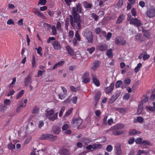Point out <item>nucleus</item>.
Here are the masks:
<instances>
[{
  "mask_svg": "<svg viewBox=\"0 0 155 155\" xmlns=\"http://www.w3.org/2000/svg\"><path fill=\"white\" fill-rule=\"evenodd\" d=\"M82 8L81 4L80 3L76 5V8H72V15H70V23L74 29L80 30L81 28V16L79 13L82 12Z\"/></svg>",
  "mask_w": 155,
  "mask_h": 155,
  "instance_id": "1",
  "label": "nucleus"
},
{
  "mask_svg": "<svg viewBox=\"0 0 155 155\" xmlns=\"http://www.w3.org/2000/svg\"><path fill=\"white\" fill-rule=\"evenodd\" d=\"M45 112V115L48 117L50 120L53 121L58 118L57 113L55 114L52 116H51L54 113V110L52 109L50 110H46Z\"/></svg>",
  "mask_w": 155,
  "mask_h": 155,
  "instance_id": "2",
  "label": "nucleus"
},
{
  "mask_svg": "<svg viewBox=\"0 0 155 155\" xmlns=\"http://www.w3.org/2000/svg\"><path fill=\"white\" fill-rule=\"evenodd\" d=\"M83 35L86 38L88 43L93 42V35L91 31L88 30L84 31Z\"/></svg>",
  "mask_w": 155,
  "mask_h": 155,
  "instance_id": "3",
  "label": "nucleus"
},
{
  "mask_svg": "<svg viewBox=\"0 0 155 155\" xmlns=\"http://www.w3.org/2000/svg\"><path fill=\"white\" fill-rule=\"evenodd\" d=\"M82 122L83 120L81 118H74L72 119L71 124L73 127H78L81 125Z\"/></svg>",
  "mask_w": 155,
  "mask_h": 155,
  "instance_id": "4",
  "label": "nucleus"
},
{
  "mask_svg": "<svg viewBox=\"0 0 155 155\" xmlns=\"http://www.w3.org/2000/svg\"><path fill=\"white\" fill-rule=\"evenodd\" d=\"M115 42L117 45H124L125 44L126 41L123 37L118 36L116 38Z\"/></svg>",
  "mask_w": 155,
  "mask_h": 155,
  "instance_id": "5",
  "label": "nucleus"
},
{
  "mask_svg": "<svg viewBox=\"0 0 155 155\" xmlns=\"http://www.w3.org/2000/svg\"><path fill=\"white\" fill-rule=\"evenodd\" d=\"M130 24L131 25L133 24L137 27H139L142 24L141 21L137 18H131L130 21Z\"/></svg>",
  "mask_w": 155,
  "mask_h": 155,
  "instance_id": "6",
  "label": "nucleus"
},
{
  "mask_svg": "<svg viewBox=\"0 0 155 155\" xmlns=\"http://www.w3.org/2000/svg\"><path fill=\"white\" fill-rule=\"evenodd\" d=\"M147 16L152 18L155 16V7H153L148 9L146 13Z\"/></svg>",
  "mask_w": 155,
  "mask_h": 155,
  "instance_id": "7",
  "label": "nucleus"
},
{
  "mask_svg": "<svg viewBox=\"0 0 155 155\" xmlns=\"http://www.w3.org/2000/svg\"><path fill=\"white\" fill-rule=\"evenodd\" d=\"M121 147V145L119 143L117 144L114 147V150L117 155H121L122 154Z\"/></svg>",
  "mask_w": 155,
  "mask_h": 155,
  "instance_id": "8",
  "label": "nucleus"
},
{
  "mask_svg": "<svg viewBox=\"0 0 155 155\" xmlns=\"http://www.w3.org/2000/svg\"><path fill=\"white\" fill-rule=\"evenodd\" d=\"M31 74L27 75L25 79L24 83L25 86H27L28 84L32 82Z\"/></svg>",
  "mask_w": 155,
  "mask_h": 155,
  "instance_id": "9",
  "label": "nucleus"
},
{
  "mask_svg": "<svg viewBox=\"0 0 155 155\" xmlns=\"http://www.w3.org/2000/svg\"><path fill=\"white\" fill-rule=\"evenodd\" d=\"M38 155L36 154L35 152L33 151L31 153V155H43L47 152V149L45 148L41 150H38Z\"/></svg>",
  "mask_w": 155,
  "mask_h": 155,
  "instance_id": "10",
  "label": "nucleus"
},
{
  "mask_svg": "<svg viewBox=\"0 0 155 155\" xmlns=\"http://www.w3.org/2000/svg\"><path fill=\"white\" fill-rule=\"evenodd\" d=\"M114 83H111L109 87H106L105 88V92L107 94H108L109 93L112 92L114 89Z\"/></svg>",
  "mask_w": 155,
  "mask_h": 155,
  "instance_id": "11",
  "label": "nucleus"
},
{
  "mask_svg": "<svg viewBox=\"0 0 155 155\" xmlns=\"http://www.w3.org/2000/svg\"><path fill=\"white\" fill-rule=\"evenodd\" d=\"M52 44L54 49L57 50L61 49V46L58 41H54L52 42Z\"/></svg>",
  "mask_w": 155,
  "mask_h": 155,
  "instance_id": "12",
  "label": "nucleus"
},
{
  "mask_svg": "<svg viewBox=\"0 0 155 155\" xmlns=\"http://www.w3.org/2000/svg\"><path fill=\"white\" fill-rule=\"evenodd\" d=\"M135 38L137 40L140 42L143 41L145 40L144 36H141L140 33L137 34Z\"/></svg>",
  "mask_w": 155,
  "mask_h": 155,
  "instance_id": "13",
  "label": "nucleus"
},
{
  "mask_svg": "<svg viewBox=\"0 0 155 155\" xmlns=\"http://www.w3.org/2000/svg\"><path fill=\"white\" fill-rule=\"evenodd\" d=\"M67 50L68 53L71 56H73L74 55V50L68 45H67L65 47Z\"/></svg>",
  "mask_w": 155,
  "mask_h": 155,
  "instance_id": "14",
  "label": "nucleus"
},
{
  "mask_svg": "<svg viewBox=\"0 0 155 155\" xmlns=\"http://www.w3.org/2000/svg\"><path fill=\"white\" fill-rule=\"evenodd\" d=\"M125 17V15L124 14L120 15L116 21L117 24L121 23L124 20Z\"/></svg>",
  "mask_w": 155,
  "mask_h": 155,
  "instance_id": "15",
  "label": "nucleus"
},
{
  "mask_svg": "<svg viewBox=\"0 0 155 155\" xmlns=\"http://www.w3.org/2000/svg\"><path fill=\"white\" fill-rule=\"evenodd\" d=\"M101 97V93L100 92H98L97 93L95 96L94 97V101L96 103L95 104V106H96V104H97V103L99 101V100Z\"/></svg>",
  "mask_w": 155,
  "mask_h": 155,
  "instance_id": "16",
  "label": "nucleus"
},
{
  "mask_svg": "<svg viewBox=\"0 0 155 155\" xmlns=\"http://www.w3.org/2000/svg\"><path fill=\"white\" fill-rule=\"evenodd\" d=\"M100 64V62L98 61H95L93 65L91 67V69L95 70L97 68Z\"/></svg>",
  "mask_w": 155,
  "mask_h": 155,
  "instance_id": "17",
  "label": "nucleus"
},
{
  "mask_svg": "<svg viewBox=\"0 0 155 155\" xmlns=\"http://www.w3.org/2000/svg\"><path fill=\"white\" fill-rule=\"evenodd\" d=\"M98 48L101 51L106 50L107 48V46L106 44H100L98 45Z\"/></svg>",
  "mask_w": 155,
  "mask_h": 155,
  "instance_id": "18",
  "label": "nucleus"
},
{
  "mask_svg": "<svg viewBox=\"0 0 155 155\" xmlns=\"http://www.w3.org/2000/svg\"><path fill=\"white\" fill-rule=\"evenodd\" d=\"M57 138V136L53 135L52 134H48L47 139L51 141H54Z\"/></svg>",
  "mask_w": 155,
  "mask_h": 155,
  "instance_id": "19",
  "label": "nucleus"
},
{
  "mask_svg": "<svg viewBox=\"0 0 155 155\" xmlns=\"http://www.w3.org/2000/svg\"><path fill=\"white\" fill-rule=\"evenodd\" d=\"M52 130L55 134H58L60 133V128L58 126H54L53 127Z\"/></svg>",
  "mask_w": 155,
  "mask_h": 155,
  "instance_id": "20",
  "label": "nucleus"
},
{
  "mask_svg": "<svg viewBox=\"0 0 155 155\" xmlns=\"http://www.w3.org/2000/svg\"><path fill=\"white\" fill-rule=\"evenodd\" d=\"M93 82L96 86L99 87L100 86V81L96 77H94L93 78Z\"/></svg>",
  "mask_w": 155,
  "mask_h": 155,
  "instance_id": "21",
  "label": "nucleus"
},
{
  "mask_svg": "<svg viewBox=\"0 0 155 155\" xmlns=\"http://www.w3.org/2000/svg\"><path fill=\"white\" fill-rule=\"evenodd\" d=\"M61 155H69L70 152L69 150L66 149H62L60 152Z\"/></svg>",
  "mask_w": 155,
  "mask_h": 155,
  "instance_id": "22",
  "label": "nucleus"
},
{
  "mask_svg": "<svg viewBox=\"0 0 155 155\" xmlns=\"http://www.w3.org/2000/svg\"><path fill=\"white\" fill-rule=\"evenodd\" d=\"M124 126L123 124H119L115 125L114 127V128L115 130L120 129H123Z\"/></svg>",
  "mask_w": 155,
  "mask_h": 155,
  "instance_id": "23",
  "label": "nucleus"
},
{
  "mask_svg": "<svg viewBox=\"0 0 155 155\" xmlns=\"http://www.w3.org/2000/svg\"><path fill=\"white\" fill-rule=\"evenodd\" d=\"M93 149L95 150L96 149H101L102 148V145L99 143H94L92 145Z\"/></svg>",
  "mask_w": 155,
  "mask_h": 155,
  "instance_id": "24",
  "label": "nucleus"
},
{
  "mask_svg": "<svg viewBox=\"0 0 155 155\" xmlns=\"http://www.w3.org/2000/svg\"><path fill=\"white\" fill-rule=\"evenodd\" d=\"M123 133L122 130H113L112 134L115 136L119 135Z\"/></svg>",
  "mask_w": 155,
  "mask_h": 155,
  "instance_id": "25",
  "label": "nucleus"
},
{
  "mask_svg": "<svg viewBox=\"0 0 155 155\" xmlns=\"http://www.w3.org/2000/svg\"><path fill=\"white\" fill-rule=\"evenodd\" d=\"M106 32L104 31H102L99 34L100 38L101 39L103 40L104 39L106 36Z\"/></svg>",
  "mask_w": 155,
  "mask_h": 155,
  "instance_id": "26",
  "label": "nucleus"
},
{
  "mask_svg": "<svg viewBox=\"0 0 155 155\" xmlns=\"http://www.w3.org/2000/svg\"><path fill=\"white\" fill-rule=\"evenodd\" d=\"M143 118L142 117L139 116L137 117L136 119H135L134 121V123H136L137 122H138L140 123H141L143 121Z\"/></svg>",
  "mask_w": 155,
  "mask_h": 155,
  "instance_id": "27",
  "label": "nucleus"
},
{
  "mask_svg": "<svg viewBox=\"0 0 155 155\" xmlns=\"http://www.w3.org/2000/svg\"><path fill=\"white\" fill-rule=\"evenodd\" d=\"M143 108V105L140 104L139 105L138 107L137 108V114H140L142 112V110Z\"/></svg>",
  "mask_w": 155,
  "mask_h": 155,
  "instance_id": "28",
  "label": "nucleus"
},
{
  "mask_svg": "<svg viewBox=\"0 0 155 155\" xmlns=\"http://www.w3.org/2000/svg\"><path fill=\"white\" fill-rule=\"evenodd\" d=\"M73 110V108H71L68 110L67 111L66 114L64 116V117L65 118L66 117H68V116H69L72 113Z\"/></svg>",
  "mask_w": 155,
  "mask_h": 155,
  "instance_id": "29",
  "label": "nucleus"
},
{
  "mask_svg": "<svg viewBox=\"0 0 155 155\" xmlns=\"http://www.w3.org/2000/svg\"><path fill=\"white\" fill-rule=\"evenodd\" d=\"M28 102V100L27 99H25L23 101V100H21L20 104V106L22 107H24L26 106V104Z\"/></svg>",
  "mask_w": 155,
  "mask_h": 155,
  "instance_id": "30",
  "label": "nucleus"
},
{
  "mask_svg": "<svg viewBox=\"0 0 155 155\" xmlns=\"http://www.w3.org/2000/svg\"><path fill=\"white\" fill-rule=\"evenodd\" d=\"M32 67L33 68H35L36 66V63L35 62V58L34 55L32 56L31 61Z\"/></svg>",
  "mask_w": 155,
  "mask_h": 155,
  "instance_id": "31",
  "label": "nucleus"
},
{
  "mask_svg": "<svg viewBox=\"0 0 155 155\" xmlns=\"http://www.w3.org/2000/svg\"><path fill=\"white\" fill-rule=\"evenodd\" d=\"M142 66V64L141 63H139L134 68V70L135 72L136 73L137 72L140 70Z\"/></svg>",
  "mask_w": 155,
  "mask_h": 155,
  "instance_id": "32",
  "label": "nucleus"
},
{
  "mask_svg": "<svg viewBox=\"0 0 155 155\" xmlns=\"http://www.w3.org/2000/svg\"><path fill=\"white\" fill-rule=\"evenodd\" d=\"M123 84V82L121 80H119L117 81L115 84V87L116 88L120 87Z\"/></svg>",
  "mask_w": 155,
  "mask_h": 155,
  "instance_id": "33",
  "label": "nucleus"
},
{
  "mask_svg": "<svg viewBox=\"0 0 155 155\" xmlns=\"http://www.w3.org/2000/svg\"><path fill=\"white\" fill-rule=\"evenodd\" d=\"M117 110L120 113H121L123 114H125L126 111V110L123 108H118L117 109Z\"/></svg>",
  "mask_w": 155,
  "mask_h": 155,
  "instance_id": "34",
  "label": "nucleus"
},
{
  "mask_svg": "<svg viewBox=\"0 0 155 155\" xmlns=\"http://www.w3.org/2000/svg\"><path fill=\"white\" fill-rule=\"evenodd\" d=\"M117 98L114 95H113L110 98L109 102L110 103H112L114 102Z\"/></svg>",
  "mask_w": 155,
  "mask_h": 155,
  "instance_id": "35",
  "label": "nucleus"
},
{
  "mask_svg": "<svg viewBox=\"0 0 155 155\" xmlns=\"http://www.w3.org/2000/svg\"><path fill=\"white\" fill-rule=\"evenodd\" d=\"M137 131L135 129H132L130 130L129 134L131 135H134L137 134Z\"/></svg>",
  "mask_w": 155,
  "mask_h": 155,
  "instance_id": "36",
  "label": "nucleus"
},
{
  "mask_svg": "<svg viewBox=\"0 0 155 155\" xmlns=\"http://www.w3.org/2000/svg\"><path fill=\"white\" fill-rule=\"evenodd\" d=\"M8 148L10 150H13L15 149V144L10 143L8 145Z\"/></svg>",
  "mask_w": 155,
  "mask_h": 155,
  "instance_id": "37",
  "label": "nucleus"
},
{
  "mask_svg": "<svg viewBox=\"0 0 155 155\" xmlns=\"http://www.w3.org/2000/svg\"><path fill=\"white\" fill-rule=\"evenodd\" d=\"M37 50V53L40 56H42V53H41V51H42V48L39 46L38 47V48H35Z\"/></svg>",
  "mask_w": 155,
  "mask_h": 155,
  "instance_id": "38",
  "label": "nucleus"
},
{
  "mask_svg": "<svg viewBox=\"0 0 155 155\" xmlns=\"http://www.w3.org/2000/svg\"><path fill=\"white\" fill-rule=\"evenodd\" d=\"M24 91L21 90L20 92L17 94L16 96L17 99H19L24 94Z\"/></svg>",
  "mask_w": 155,
  "mask_h": 155,
  "instance_id": "39",
  "label": "nucleus"
},
{
  "mask_svg": "<svg viewBox=\"0 0 155 155\" xmlns=\"http://www.w3.org/2000/svg\"><path fill=\"white\" fill-rule=\"evenodd\" d=\"M84 7L85 8H90L92 6V5L91 4H89L88 2L85 1L84 2Z\"/></svg>",
  "mask_w": 155,
  "mask_h": 155,
  "instance_id": "40",
  "label": "nucleus"
},
{
  "mask_svg": "<svg viewBox=\"0 0 155 155\" xmlns=\"http://www.w3.org/2000/svg\"><path fill=\"white\" fill-rule=\"evenodd\" d=\"M121 94V91L120 90H118L116 91L114 95L115 96L117 99L120 96Z\"/></svg>",
  "mask_w": 155,
  "mask_h": 155,
  "instance_id": "41",
  "label": "nucleus"
},
{
  "mask_svg": "<svg viewBox=\"0 0 155 155\" xmlns=\"http://www.w3.org/2000/svg\"><path fill=\"white\" fill-rule=\"evenodd\" d=\"M39 108L35 106V107H34V108L33 110L31 113H32L34 114L38 113V112L39 111Z\"/></svg>",
  "mask_w": 155,
  "mask_h": 155,
  "instance_id": "42",
  "label": "nucleus"
},
{
  "mask_svg": "<svg viewBox=\"0 0 155 155\" xmlns=\"http://www.w3.org/2000/svg\"><path fill=\"white\" fill-rule=\"evenodd\" d=\"M142 144H144L145 145H148L149 146H150L152 145V144L149 140H143L142 141Z\"/></svg>",
  "mask_w": 155,
  "mask_h": 155,
  "instance_id": "43",
  "label": "nucleus"
},
{
  "mask_svg": "<svg viewBox=\"0 0 155 155\" xmlns=\"http://www.w3.org/2000/svg\"><path fill=\"white\" fill-rule=\"evenodd\" d=\"M95 48L94 47H92L90 48H88L87 49V51L89 52L90 54H92L95 50Z\"/></svg>",
  "mask_w": 155,
  "mask_h": 155,
  "instance_id": "44",
  "label": "nucleus"
},
{
  "mask_svg": "<svg viewBox=\"0 0 155 155\" xmlns=\"http://www.w3.org/2000/svg\"><path fill=\"white\" fill-rule=\"evenodd\" d=\"M82 140V142L83 143L86 144V145H87L88 143H89L92 141L91 140L89 139H83Z\"/></svg>",
  "mask_w": 155,
  "mask_h": 155,
  "instance_id": "45",
  "label": "nucleus"
},
{
  "mask_svg": "<svg viewBox=\"0 0 155 155\" xmlns=\"http://www.w3.org/2000/svg\"><path fill=\"white\" fill-rule=\"evenodd\" d=\"M89 72L86 71L83 74L82 78H89Z\"/></svg>",
  "mask_w": 155,
  "mask_h": 155,
  "instance_id": "46",
  "label": "nucleus"
},
{
  "mask_svg": "<svg viewBox=\"0 0 155 155\" xmlns=\"http://www.w3.org/2000/svg\"><path fill=\"white\" fill-rule=\"evenodd\" d=\"M52 32L54 35H55L57 33L55 25H52L51 27Z\"/></svg>",
  "mask_w": 155,
  "mask_h": 155,
  "instance_id": "47",
  "label": "nucleus"
},
{
  "mask_svg": "<svg viewBox=\"0 0 155 155\" xmlns=\"http://www.w3.org/2000/svg\"><path fill=\"white\" fill-rule=\"evenodd\" d=\"M112 34L111 32H108L107 35H106V39L107 40H109L111 38Z\"/></svg>",
  "mask_w": 155,
  "mask_h": 155,
  "instance_id": "48",
  "label": "nucleus"
},
{
  "mask_svg": "<svg viewBox=\"0 0 155 155\" xmlns=\"http://www.w3.org/2000/svg\"><path fill=\"white\" fill-rule=\"evenodd\" d=\"M48 134H46L41 135V136L40 139L41 140L47 139Z\"/></svg>",
  "mask_w": 155,
  "mask_h": 155,
  "instance_id": "49",
  "label": "nucleus"
},
{
  "mask_svg": "<svg viewBox=\"0 0 155 155\" xmlns=\"http://www.w3.org/2000/svg\"><path fill=\"white\" fill-rule=\"evenodd\" d=\"M46 0H39L38 3V5H44L46 4Z\"/></svg>",
  "mask_w": 155,
  "mask_h": 155,
  "instance_id": "50",
  "label": "nucleus"
},
{
  "mask_svg": "<svg viewBox=\"0 0 155 155\" xmlns=\"http://www.w3.org/2000/svg\"><path fill=\"white\" fill-rule=\"evenodd\" d=\"M82 82L84 84L88 83L90 81L89 78H82Z\"/></svg>",
  "mask_w": 155,
  "mask_h": 155,
  "instance_id": "51",
  "label": "nucleus"
},
{
  "mask_svg": "<svg viewBox=\"0 0 155 155\" xmlns=\"http://www.w3.org/2000/svg\"><path fill=\"white\" fill-rule=\"evenodd\" d=\"M7 109V107L4 105L2 104L0 106V111L4 112Z\"/></svg>",
  "mask_w": 155,
  "mask_h": 155,
  "instance_id": "52",
  "label": "nucleus"
},
{
  "mask_svg": "<svg viewBox=\"0 0 155 155\" xmlns=\"http://www.w3.org/2000/svg\"><path fill=\"white\" fill-rule=\"evenodd\" d=\"M92 16L95 21H97L99 19L98 16L96 14L94 13H92Z\"/></svg>",
  "mask_w": 155,
  "mask_h": 155,
  "instance_id": "53",
  "label": "nucleus"
},
{
  "mask_svg": "<svg viewBox=\"0 0 155 155\" xmlns=\"http://www.w3.org/2000/svg\"><path fill=\"white\" fill-rule=\"evenodd\" d=\"M131 13L133 16H135L137 15V12L136 9L133 8L131 10Z\"/></svg>",
  "mask_w": 155,
  "mask_h": 155,
  "instance_id": "54",
  "label": "nucleus"
},
{
  "mask_svg": "<svg viewBox=\"0 0 155 155\" xmlns=\"http://www.w3.org/2000/svg\"><path fill=\"white\" fill-rule=\"evenodd\" d=\"M16 81V78H13L12 81L11 82V83L8 86L9 87H13L12 85H14L15 84V82Z\"/></svg>",
  "mask_w": 155,
  "mask_h": 155,
  "instance_id": "55",
  "label": "nucleus"
},
{
  "mask_svg": "<svg viewBox=\"0 0 155 155\" xmlns=\"http://www.w3.org/2000/svg\"><path fill=\"white\" fill-rule=\"evenodd\" d=\"M107 55L109 58H110L112 56V53L111 49H110L107 51Z\"/></svg>",
  "mask_w": 155,
  "mask_h": 155,
  "instance_id": "56",
  "label": "nucleus"
},
{
  "mask_svg": "<svg viewBox=\"0 0 155 155\" xmlns=\"http://www.w3.org/2000/svg\"><path fill=\"white\" fill-rule=\"evenodd\" d=\"M113 147L111 145H108L106 147V150L109 152H111L113 150Z\"/></svg>",
  "mask_w": 155,
  "mask_h": 155,
  "instance_id": "57",
  "label": "nucleus"
},
{
  "mask_svg": "<svg viewBox=\"0 0 155 155\" xmlns=\"http://www.w3.org/2000/svg\"><path fill=\"white\" fill-rule=\"evenodd\" d=\"M75 36L78 40L79 41L80 40V37L78 31H76V32L75 35Z\"/></svg>",
  "mask_w": 155,
  "mask_h": 155,
  "instance_id": "58",
  "label": "nucleus"
},
{
  "mask_svg": "<svg viewBox=\"0 0 155 155\" xmlns=\"http://www.w3.org/2000/svg\"><path fill=\"white\" fill-rule=\"evenodd\" d=\"M143 139L141 138H138L137 139L135 140V142L137 144L142 143Z\"/></svg>",
  "mask_w": 155,
  "mask_h": 155,
  "instance_id": "59",
  "label": "nucleus"
},
{
  "mask_svg": "<svg viewBox=\"0 0 155 155\" xmlns=\"http://www.w3.org/2000/svg\"><path fill=\"white\" fill-rule=\"evenodd\" d=\"M11 103V101L10 100L5 99L4 100V103L5 105H8Z\"/></svg>",
  "mask_w": 155,
  "mask_h": 155,
  "instance_id": "60",
  "label": "nucleus"
},
{
  "mask_svg": "<svg viewBox=\"0 0 155 155\" xmlns=\"http://www.w3.org/2000/svg\"><path fill=\"white\" fill-rule=\"evenodd\" d=\"M69 128V125L67 124H64L62 126V129L63 130H66L68 129Z\"/></svg>",
  "mask_w": 155,
  "mask_h": 155,
  "instance_id": "61",
  "label": "nucleus"
},
{
  "mask_svg": "<svg viewBox=\"0 0 155 155\" xmlns=\"http://www.w3.org/2000/svg\"><path fill=\"white\" fill-rule=\"evenodd\" d=\"M123 5V1L122 0H119L117 3V6L118 7L121 8Z\"/></svg>",
  "mask_w": 155,
  "mask_h": 155,
  "instance_id": "62",
  "label": "nucleus"
},
{
  "mask_svg": "<svg viewBox=\"0 0 155 155\" xmlns=\"http://www.w3.org/2000/svg\"><path fill=\"white\" fill-rule=\"evenodd\" d=\"M7 24L8 25H13L15 24V22L12 19H10L7 21Z\"/></svg>",
  "mask_w": 155,
  "mask_h": 155,
  "instance_id": "63",
  "label": "nucleus"
},
{
  "mask_svg": "<svg viewBox=\"0 0 155 155\" xmlns=\"http://www.w3.org/2000/svg\"><path fill=\"white\" fill-rule=\"evenodd\" d=\"M148 97L147 95H144L142 97V101L143 102H146L148 101Z\"/></svg>",
  "mask_w": 155,
  "mask_h": 155,
  "instance_id": "64",
  "label": "nucleus"
}]
</instances>
